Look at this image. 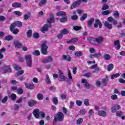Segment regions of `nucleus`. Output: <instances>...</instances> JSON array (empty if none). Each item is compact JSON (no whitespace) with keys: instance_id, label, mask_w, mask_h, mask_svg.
Here are the masks:
<instances>
[{"instance_id":"f257e3e1","label":"nucleus","mask_w":125,"mask_h":125,"mask_svg":"<svg viewBox=\"0 0 125 125\" xmlns=\"http://www.w3.org/2000/svg\"><path fill=\"white\" fill-rule=\"evenodd\" d=\"M63 122L64 121V114L62 112L58 113L55 116L53 120V124L55 125L56 122Z\"/></svg>"},{"instance_id":"f03ea898","label":"nucleus","mask_w":125,"mask_h":125,"mask_svg":"<svg viewBox=\"0 0 125 125\" xmlns=\"http://www.w3.org/2000/svg\"><path fill=\"white\" fill-rule=\"evenodd\" d=\"M42 53L44 55L47 54V49L48 47L45 43H43L41 45Z\"/></svg>"},{"instance_id":"7ed1b4c3","label":"nucleus","mask_w":125,"mask_h":125,"mask_svg":"<svg viewBox=\"0 0 125 125\" xmlns=\"http://www.w3.org/2000/svg\"><path fill=\"white\" fill-rule=\"evenodd\" d=\"M17 26L18 27H21L22 26V22L21 21H16V22L13 23L11 25V27L10 28V30L11 32H12V30L15 27Z\"/></svg>"},{"instance_id":"20e7f679","label":"nucleus","mask_w":125,"mask_h":125,"mask_svg":"<svg viewBox=\"0 0 125 125\" xmlns=\"http://www.w3.org/2000/svg\"><path fill=\"white\" fill-rule=\"evenodd\" d=\"M14 46H15V48L18 49L21 48L22 47V43L20 42L19 41H14Z\"/></svg>"},{"instance_id":"39448f33","label":"nucleus","mask_w":125,"mask_h":125,"mask_svg":"<svg viewBox=\"0 0 125 125\" xmlns=\"http://www.w3.org/2000/svg\"><path fill=\"white\" fill-rule=\"evenodd\" d=\"M120 109H121V106L119 104H115L111 107V112L112 113H116Z\"/></svg>"},{"instance_id":"423d86ee","label":"nucleus","mask_w":125,"mask_h":125,"mask_svg":"<svg viewBox=\"0 0 125 125\" xmlns=\"http://www.w3.org/2000/svg\"><path fill=\"white\" fill-rule=\"evenodd\" d=\"M66 80L65 76L63 75V72L62 71H59V80L60 82H64Z\"/></svg>"},{"instance_id":"0eeeda50","label":"nucleus","mask_w":125,"mask_h":125,"mask_svg":"<svg viewBox=\"0 0 125 125\" xmlns=\"http://www.w3.org/2000/svg\"><path fill=\"white\" fill-rule=\"evenodd\" d=\"M98 26L99 28H102V23L99 20L97 19L96 20L95 23L94 24V27H95V28H98Z\"/></svg>"},{"instance_id":"6e6552de","label":"nucleus","mask_w":125,"mask_h":125,"mask_svg":"<svg viewBox=\"0 0 125 125\" xmlns=\"http://www.w3.org/2000/svg\"><path fill=\"white\" fill-rule=\"evenodd\" d=\"M93 40L94 42L97 43H101V42H103V41H104V38L103 37L101 36L94 39Z\"/></svg>"},{"instance_id":"1a4fd4ad","label":"nucleus","mask_w":125,"mask_h":125,"mask_svg":"<svg viewBox=\"0 0 125 125\" xmlns=\"http://www.w3.org/2000/svg\"><path fill=\"white\" fill-rule=\"evenodd\" d=\"M78 5H80V2L75 1L70 6L69 8H70V9H74V8L77 7Z\"/></svg>"},{"instance_id":"9d476101","label":"nucleus","mask_w":125,"mask_h":125,"mask_svg":"<svg viewBox=\"0 0 125 125\" xmlns=\"http://www.w3.org/2000/svg\"><path fill=\"white\" fill-rule=\"evenodd\" d=\"M33 115L35 118H39L40 117V110L39 109H35L33 111Z\"/></svg>"},{"instance_id":"9b49d317","label":"nucleus","mask_w":125,"mask_h":125,"mask_svg":"<svg viewBox=\"0 0 125 125\" xmlns=\"http://www.w3.org/2000/svg\"><path fill=\"white\" fill-rule=\"evenodd\" d=\"M2 70L4 73H7V72H10L11 70L10 69V66L4 65L2 68Z\"/></svg>"},{"instance_id":"f8f14e48","label":"nucleus","mask_w":125,"mask_h":125,"mask_svg":"<svg viewBox=\"0 0 125 125\" xmlns=\"http://www.w3.org/2000/svg\"><path fill=\"white\" fill-rule=\"evenodd\" d=\"M82 83H85L84 84V87H86V88H89L90 86V84H89V83L87 82V80L86 79H83L82 81Z\"/></svg>"},{"instance_id":"ddd939ff","label":"nucleus","mask_w":125,"mask_h":125,"mask_svg":"<svg viewBox=\"0 0 125 125\" xmlns=\"http://www.w3.org/2000/svg\"><path fill=\"white\" fill-rule=\"evenodd\" d=\"M48 23H53L54 22V17L53 14H49V18L47 20Z\"/></svg>"},{"instance_id":"4468645a","label":"nucleus","mask_w":125,"mask_h":125,"mask_svg":"<svg viewBox=\"0 0 125 125\" xmlns=\"http://www.w3.org/2000/svg\"><path fill=\"white\" fill-rule=\"evenodd\" d=\"M25 86L26 88H28V89H34V88H35V85L33 84L25 83Z\"/></svg>"},{"instance_id":"2eb2a0df","label":"nucleus","mask_w":125,"mask_h":125,"mask_svg":"<svg viewBox=\"0 0 125 125\" xmlns=\"http://www.w3.org/2000/svg\"><path fill=\"white\" fill-rule=\"evenodd\" d=\"M114 44L116 45V49L119 50L121 48V44L120 43V41L119 40H116L114 41Z\"/></svg>"},{"instance_id":"dca6fc26","label":"nucleus","mask_w":125,"mask_h":125,"mask_svg":"<svg viewBox=\"0 0 125 125\" xmlns=\"http://www.w3.org/2000/svg\"><path fill=\"white\" fill-rule=\"evenodd\" d=\"M66 15H67L66 12L63 11H59L56 14L57 16H61L62 17H64V16H66Z\"/></svg>"},{"instance_id":"f3484780","label":"nucleus","mask_w":125,"mask_h":125,"mask_svg":"<svg viewBox=\"0 0 125 125\" xmlns=\"http://www.w3.org/2000/svg\"><path fill=\"white\" fill-rule=\"evenodd\" d=\"M108 79H109V77L106 76L105 77V78L103 79L102 80V83H103V85H104V86L106 85V83H108V81H109Z\"/></svg>"},{"instance_id":"a211bd4d","label":"nucleus","mask_w":125,"mask_h":125,"mask_svg":"<svg viewBox=\"0 0 125 125\" xmlns=\"http://www.w3.org/2000/svg\"><path fill=\"white\" fill-rule=\"evenodd\" d=\"M53 59L51 57H49L47 59H44L42 61V63H47L48 62H51Z\"/></svg>"},{"instance_id":"6ab92c4d","label":"nucleus","mask_w":125,"mask_h":125,"mask_svg":"<svg viewBox=\"0 0 125 125\" xmlns=\"http://www.w3.org/2000/svg\"><path fill=\"white\" fill-rule=\"evenodd\" d=\"M46 2H47V0H41L38 4L39 6H43L46 4Z\"/></svg>"},{"instance_id":"aec40b11","label":"nucleus","mask_w":125,"mask_h":125,"mask_svg":"<svg viewBox=\"0 0 125 125\" xmlns=\"http://www.w3.org/2000/svg\"><path fill=\"white\" fill-rule=\"evenodd\" d=\"M36 104H37V102L34 100H31L29 101L28 103V106H29V107H33V106H34V105H36Z\"/></svg>"},{"instance_id":"412c9836","label":"nucleus","mask_w":125,"mask_h":125,"mask_svg":"<svg viewBox=\"0 0 125 125\" xmlns=\"http://www.w3.org/2000/svg\"><path fill=\"white\" fill-rule=\"evenodd\" d=\"M104 26H105V27H106V28H107V29H112V28H113V25H112V24H110L107 21H105L104 22Z\"/></svg>"},{"instance_id":"4be33fe9","label":"nucleus","mask_w":125,"mask_h":125,"mask_svg":"<svg viewBox=\"0 0 125 125\" xmlns=\"http://www.w3.org/2000/svg\"><path fill=\"white\" fill-rule=\"evenodd\" d=\"M46 31H48V25L45 24L42 28L41 32H42V33H45Z\"/></svg>"},{"instance_id":"5701e85b","label":"nucleus","mask_w":125,"mask_h":125,"mask_svg":"<svg viewBox=\"0 0 125 125\" xmlns=\"http://www.w3.org/2000/svg\"><path fill=\"white\" fill-rule=\"evenodd\" d=\"M25 61H30L32 60V56L31 55L26 54L24 56Z\"/></svg>"},{"instance_id":"b1692460","label":"nucleus","mask_w":125,"mask_h":125,"mask_svg":"<svg viewBox=\"0 0 125 125\" xmlns=\"http://www.w3.org/2000/svg\"><path fill=\"white\" fill-rule=\"evenodd\" d=\"M99 116H102V117H106V112L105 111L101 110L98 112Z\"/></svg>"},{"instance_id":"393cba45","label":"nucleus","mask_w":125,"mask_h":125,"mask_svg":"<svg viewBox=\"0 0 125 125\" xmlns=\"http://www.w3.org/2000/svg\"><path fill=\"white\" fill-rule=\"evenodd\" d=\"M79 41V39L78 38H73L71 39V40L67 41L66 42V43H71V42H77Z\"/></svg>"},{"instance_id":"a878e982","label":"nucleus","mask_w":125,"mask_h":125,"mask_svg":"<svg viewBox=\"0 0 125 125\" xmlns=\"http://www.w3.org/2000/svg\"><path fill=\"white\" fill-rule=\"evenodd\" d=\"M62 59L63 60H66L67 61H71V57L69 56H67L66 55L62 56Z\"/></svg>"},{"instance_id":"bb28decb","label":"nucleus","mask_w":125,"mask_h":125,"mask_svg":"<svg viewBox=\"0 0 125 125\" xmlns=\"http://www.w3.org/2000/svg\"><path fill=\"white\" fill-rule=\"evenodd\" d=\"M4 51H5V48H2L0 49V59L3 58V55H2V53L4 52Z\"/></svg>"},{"instance_id":"cd10ccee","label":"nucleus","mask_w":125,"mask_h":125,"mask_svg":"<svg viewBox=\"0 0 125 125\" xmlns=\"http://www.w3.org/2000/svg\"><path fill=\"white\" fill-rule=\"evenodd\" d=\"M113 68L114 65H113V64L112 63H110L107 65V71H108V72H110V71H112V70H113Z\"/></svg>"},{"instance_id":"c85d7f7f","label":"nucleus","mask_w":125,"mask_h":125,"mask_svg":"<svg viewBox=\"0 0 125 125\" xmlns=\"http://www.w3.org/2000/svg\"><path fill=\"white\" fill-rule=\"evenodd\" d=\"M24 73V70H20L16 73V74H15V77H18V76H21V75H23Z\"/></svg>"},{"instance_id":"c756f323","label":"nucleus","mask_w":125,"mask_h":125,"mask_svg":"<svg viewBox=\"0 0 125 125\" xmlns=\"http://www.w3.org/2000/svg\"><path fill=\"white\" fill-rule=\"evenodd\" d=\"M37 97L38 100H42L43 99V95L42 93H39Z\"/></svg>"},{"instance_id":"7c9ffc66","label":"nucleus","mask_w":125,"mask_h":125,"mask_svg":"<svg viewBox=\"0 0 125 125\" xmlns=\"http://www.w3.org/2000/svg\"><path fill=\"white\" fill-rule=\"evenodd\" d=\"M21 3L18 2H15L12 4L13 7H21Z\"/></svg>"},{"instance_id":"2f4dec72","label":"nucleus","mask_w":125,"mask_h":125,"mask_svg":"<svg viewBox=\"0 0 125 125\" xmlns=\"http://www.w3.org/2000/svg\"><path fill=\"white\" fill-rule=\"evenodd\" d=\"M13 39V37L12 36H11V35L6 36L4 38L5 41H11Z\"/></svg>"},{"instance_id":"473e14b6","label":"nucleus","mask_w":125,"mask_h":125,"mask_svg":"<svg viewBox=\"0 0 125 125\" xmlns=\"http://www.w3.org/2000/svg\"><path fill=\"white\" fill-rule=\"evenodd\" d=\"M101 56V54L100 53H97L94 54L92 56H90V58H93V57H96V58H99Z\"/></svg>"},{"instance_id":"72a5a7b5","label":"nucleus","mask_w":125,"mask_h":125,"mask_svg":"<svg viewBox=\"0 0 125 125\" xmlns=\"http://www.w3.org/2000/svg\"><path fill=\"white\" fill-rule=\"evenodd\" d=\"M93 21H94V19L93 18H91L90 20L88 21V26L90 27H91V25H92V23H93Z\"/></svg>"},{"instance_id":"f704fd0d","label":"nucleus","mask_w":125,"mask_h":125,"mask_svg":"<svg viewBox=\"0 0 125 125\" xmlns=\"http://www.w3.org/2000/svg\"><path fill=\"white\" fill-rule=\"evenodd\" d=\"M86 18H87V14L84 13L81 17V21H84V20H85Z\"/></svg>"},{"instance_id":"c9c22d12","label":"nucleus","mask_w":125,"mask_h":125,"mask_svg":"<svg viewBox=\"0 0 125 125\" xmlns=\"http://www.w3.org/2000/svg\"><path fill=\"white\" fill-rule=\"evenodd\" d=\"M62 35H67V34H69V31H68L67 29H64L61 31Z\"/></svg>"},{"instance_id":"e433bc0d","label":"nucleus","mask_w":125,"mask_h":125,"mask_svg":"<svg viewBox=\"0 0 125 125\" xmlns=\"http://www.w3.org/2000/svg\"><path fill=\"white\" fill-rule=\"evenodd\" d=\"M115 113L116 116H117V117H122V116H124V114H123V112H122V111H116Z\"/></svg>"},{"instance_id":"4c0bfd02","label":"nucleus","mask_w":125,"mask_h":125,"mask_svg":"<svg viewBox=\"0 0 125 125\" xmlns=\"http://www.w3.org/2000/svg\"><path fill=\"white\" fill-rule=\"evenodd\" d=\"M46 83H48V84L51 83V81L49 79V76L48 74L46 75Z\"/></svg>"},{"instance_id":"58836bf2","label":"nucleus","mask_w":125,"mask_h":125,"mask_svg":"<svg viewBox=\"0 0 125 125\" xmlns=\"http://www.w3.org/2000/svg\"><path fill=\"white\" fill-rule=\"evenodd\" d=\"M96 85L98 87H100L101 85H103V84L102 82L101 83V82H100L99 80H97L96 81Z\"/></svg>"},{"instance_id":"ea45409f","label":"nucleus","mask_w":125,"mask_h":125,"mask_svg":"<svg viewBox=\"0 0 125 125\" xmlns=\"http://www.w3.org/2000/svg\"><path fill=\"white\" fill-rule=\"evenodd\" d=\"M104 60H110L111 59V56L109 54H105L104 56Z\"/></svg>"},{"instance_id":"a19ab883","label":"nucleus","mask_w":125,"mask_h":125,"mask_svg":"<svg viewBox=\"0 0 125 125\" xmlns=\"http://www.w3.org/2000/svg\"><path fill=\"white\" fill-rule=\"evenodd\" d=\"M104 5L102 8V10H106V9H109V6L106 4V3H103Z\"/></svg>"},{"instance_id":"79ce46f5","label":"nucleus","mask_w":125,"mask_h":125,"mask_svg":"<svg viewBox=\"0 0 125 125\" xmlns=\"http://www.w3.org/2000/svg\"><path fill=\"white\" fill-rule=\"evenodd\" d=\"M119 77H120V74L116 73V74H113L112 75H111V80H114V79H115V78H118Z\"/></svg>"},{"instance_id":"37998d69","label":"nucleus","mask_w":125,"mask_h":125,"mask_svg":"<svg viewBox=\"0 0 125 125\" xmlns=\"http://www.w3.org/2000/svg\"><path fill=\"white\" fill-rule=\"evenodd\" d=\"M95 38H89L87 39V41L89 42H90L91 43H92V44H94L95 43V42H94V39Z\"/></svg>"},{"instance_id":"c03bdc74","label":"nucleus","mask_w":125,"mask_h":125,"mask_svg":"<svg viewBox=\"0 0 125 125\" xmlns=\"http://www.w3.org/2000/svg\"><path fill=\"white\" fill-rule=\"evenodd\" d=\"M13 68H14V69L15 70H17V71H19V70H21V67H20V66L17 64H14Z\"/></svg>"},{"instance_id":"a18cd8bd","label":"nucleus","mask_w":125,"mask_h":125,"mask_svg":"<svg viewBox=\"0 0 125 125\" xmlns=\"http://www.w3.org/2000/svg\"><path fill=\"white\" fill-rule=\"evenodd\" d=\"M32 31L31 30H29L27 32V38H31L32 37Z\"/></svg>"},{"instance_id":"49530a36","label":"nucleus","mask_w":125,"mask_h":125,"mask_svg":"<svg viewBox=\"0 0 125 125\" xmlns=\"http://www.w3.org/2000/svg\"><path fill=\"white\" fill-rule=\"evenodd\" d=\"M68 20V19L67 18V17H64L63 18H62L60 19V21L62 22V23H64L66 22Z\"/></svg>"},{"instance_id":"de8ad7c7","label":"nucleus","mask_w":125,"mask_h":125,"mask_svg":"<svg viewBox=\"0 0 125 125\" xmlns=\"http://www.w3.org/2000/svg\"><path fill=\"white\" fill-rule=\"evenodd\" d=\"M102 13L103 15H108L111 13V11H110V10L104 11H103Z\"/></svg>"},{"instance_id":"09e8293b","label":"nucleus","mask_w":125,"mask_h":125,"mask_svg":"<svg viewBox=\"0 0 125 125\" xmlns=\"http://www.w3.org/2000/svg\"><path fill=\"white\" fill-rule=\"evenodd\" d=\"M57 38L59 40H62V38H63V34L61 31L58 34Z\"/></svg>"},{"instance_id":"8fccbe9b","label":"nucleus","mask_w":125,"mask_h":125,"mask_svg":"<svg viewBox=\"0 0 125 125\" xmlns=\"http://www.w3.org/2000/svg\"><path fill=\"white\" fill-rule=\"evenodd\" d=\"M113 16H114V17H116V18H118L120 16V14L118 11H115L113 13Z\"/></svg>"},{"instance_id":"3c124183","label":"nucleus","mask_w":125,"mask_h":125,"mask_svg":"<svg viewBox=\"0 0 125 125\" xmlns=\"http://www.w3.org/2000/svg\"><path fill=\"white\" fill-rule=\"evenodd\" d=\"M30 15H31V14H30V13H28V14H25L23 17L24 20H28V19H29Z\"/></svg>"},{"instance_id":"603ef678","label":"nucleus","mask_w":125,"mask_h":125,"mask_svg":"<svg viewBox=\"0 0 125 125\" xmlns=\"http://www.w3.org/2000/svg\"><path fill=\"white\" fill-rule=\"evenodd\" d=\"M85 113H86V111L84 109H81L80 112V115H85Z\"/></svg>"},{"instance_id":"864d4df0","label":"nucleus","mask_w":125,"mask_h":125,"mask_svg":"<svg viewBox=\"0 0 125 125\" xmlns=\"http://www.w3.org/2000/svg\"><path fill=\"white\" fill-rule=\"evenodd\" d=\"M84 104L85 106H89V100L87 99H85L84 101Z\"/></svg>"},{"instance_id":"5fc2aeb1","label":"nucleus","mask_w":125,"mask_h":125,"mask_svg":"<svg viewBox=\"0 0 125 125\" xmlns=\"http://www.w3.org/2000/svg\"><path fill=\"white\" fill-rule=\"evenodd\" d=\"M76 103L77 106H82V104H83V101L81 100H77L76 101Z\"/></svg>"},{"instance_id":"6e6d98bb","label":"nucleus","mask_w":125,"mask_h":125,"mask_svg":"<svg viewBox=\"0 0 125 125\" xmlns=\"http://www.w3.org/2000/svg\"><path fill=\"white\" fill-rule=\"evenodd\" d=\"M53 103L55 105H57L58 104V99L57 98H53Z\"/></svg>"},{"instance_id":"4d7b16f0","label":"nucleus","mask_w":125,"mask_h":125,"mask_svg":"<svg viewBox=\"0 0 125 125\" xmlns=\"http://www.w3.org/2000/svg\"><path fill=\"white\" fill-rule=\"evenodd\" d=\"M34 55H35L36 56H39L41 54V52H40V51L36 50L34 51L33 53Z\"/></svg>"},{"instance_id":"13d9d810","label":"nucleus","mask_w":125,"mask_h":125,"mask_svg":"<svg viewBox=\"0 0 125 125\" xmlns=\"http://www.w3.org/2000/svg\"><path fill=\"white\" fill-rule=\"evenodd\" d=\"M39 37H40V34H39V33L36 32L34 33L33 38H34V39H39Z\"/></svg>"},{"instance_id":"bf43d9fd","label":"nucleus","mask_w":125,"mask_h":125,"mask_svg":"<svg viewBox=\"0 0 125 125\" xmlns=\"http://www.w3.org/2000/svg\"><path fill=\"white\" fill-rule=\"evenodd\" d=\"M26 64L28 67H31L33 65V63H32V60L26 61Z\"/></svg>"},{"instance_id":"052dcab7","label":"nucleus","mask_w":125,"mask_h":125,"mask_svg":"<svg viewBox=\"0 0 125 125\" xmlns=\"http://www.w3.org/2000/svg\"><path fill=\"white\" fill-rule=\"evenodd\" d=\"M12 32L14 35H17V33H19V30H18V29H13Z\"/></svg>"},{"instance_id":"680f3d73","label":"nucleus","mask_w":125,"mask_h":125,"mask_svg":"<svg viewBox=\"0 0 125 125\" xmlns=\"http://www.w3.org/2000/svg\"><path fill=\"white\" fill-rule=\"evenodd\" d=\"M14 14L18 16H21L22 15V13L19 11H16L14 12Z\"/></svg>"},{"instance_id":"e2e57ef3","label":"nucleus","mask_w":125,"mask_h":125,"mask_svg":"<svg viewBox=\"0 0 125 125\" xmlns=\"http://www.w3.org/2000/svg\"><path fill=\"white\" fill-rule=\"evenodd\" d=\"M16 97L17 96L15 94H12L10 97L11 100H15L16 99Z\"/></svg>"},{"instance_id":"0e129e2a","label":"nucleus","mask_w":125,"mask_h":125,"mask_svg":"<svg viewBox=\"0 0 125 125\" xmlns=\"http://www.w3.org/2000/svg\"><path fill=\"white\" fill-rule=\"evenodd\" d=\"M75 55L76 56H82V55H83V53L82 52H76L75 53Z\"/></svg>"},{"instance_id":"69168bd1","label":"nucleus","mask_w":125,"mask_h":125,"mask_svg":"<svg viewBox=\"0 0 125 125\" xmlns=\"http://www.w3.org/2000/svg\"><path fill=\"white\" fill-rule=\"evenodd\" d=\"M71 19L72 20H77V19H78V15H74L73 16H71Z\"/></svg>"},{"instance_id":"338daca9","label":"nucleus","mask_w":125,"mask_h":125,"mask_svg":"<svg viewBox=\"0 0 125 125\" xmlns=\"http://www.w3.org/2000/svg\"><path fill=\"white\" fill-rule=\"evenodd\" d=\"M95 49H94V48L91 47L89 48L90 53H95Z\"/></svg>"},{"instance_id":"774afa93","label":"nucleus","mask_w":125,"mask_h":125,"mask_svg":"<svg viewBox=\"0 0 125 125\" xmlns=\"http://www.w3.org/2000/svg\"><path fill=\"white\" fill-rule=\"evenodd\" d=\"M19 108H20V106H19V105L18 104H15L14 105V109L16 111H17V110H19Z\"/></svg>"}]
</instances>
